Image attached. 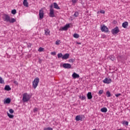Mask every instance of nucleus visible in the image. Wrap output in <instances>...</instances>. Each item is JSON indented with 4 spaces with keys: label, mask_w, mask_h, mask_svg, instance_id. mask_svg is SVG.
<instances>
[{
    "label": "nucleus",
    "mask_w": 130,
    "mask_h": 130,
    "mask_svg": "<svg viewBox=\"0 0 130 130\" xmlns=\"http://www.w3.org/2000/svg\"><path fill=\"white\" fill-rule=\"evenodd\" d=\"M3 19L5 22H9L10 23H15V22H16V19L11 18L8 14H4Z\"/></svg>",
    "instance_id": "f257e3e1"
},
{
    "label": "nucleus",
    "mask_w": 130,
    "mask_h": 130,
    "mask_svg": "<svg viewBox=\"0 0 130 130\" xmlns=\"http://www.w3.org/2000/svg\"><path fill=\"white\" fill-rule=\"evenodd\" d=\"M22 101H23V102H28V101L30 100V95H29L28 93H24L22 94Z\"/></svg>",
    "instance_id": "f03ea898"
},
{
    "label": "nucleus",
    "mask_w": 130,
    "mask_h": 130,
    "mask_svg": "<svg viewBox=\"0 0 130 130\" xmlns=\"http://www.w3.org/2000/svg\"><path fill=\"white\" fill-rule=\"evenodd\" d=\"M38 84H39V78L37 77L36 78L34 81L32 82V87L35 89L37 88V86H38Z\"/></svg>",
    "instance_id": "7ed1b4c3"
},
{
    "label": "nucleus",
    "mask_w": 130,
    "mask_h": 130,
    "mask_svg": "<svg viewBox=\"0 0 130 130\" xmlns=\"http://www.w3.org/2000/svg\"><path fill=\"white\" fill-rule=\"evenodd\" d=\"M101 30L102 32H105L106 33H108V27L105 25H103L101 26Z\"/></svg>",
    "instance_id": "20e7f679"
},
{
    "label": "nucleus",
    "mask_w": 130,
    "mask_h": 130,
    "mask_svg": "<svg viewBox=\"0 0 130 130\" xmlns=\"http://www.w3.org/2000/svg\"><path fill=\"white\" fill-rule=\"evenodd\" d=\"M111 32L113 35H114V34H117V33L119 32V29L118 28V27L116 26V27L112 29Z\"/></svg>",
    "instance_id": "39448f33"
},
{
    "label": "nucleus",
    "mask_w": 130,
    "mask_h": 130,
    "mask_svg": "<svg viewBox=\"0 0 130 130\" xmlns=\"http://www.w3.org/2000/svg\"><path fill=\"white\" fill-rule=\"evenodd\" d=\"M39 16L40 17V19H41V20L42 19H43L44 17V11H43V10H39Z\"/></svg>",
    "instance_id": "423d86ee"
},
{
    "label": "nucleus",
    "mask_w": 130,
    "mask_h": 130,
    "mask_svg": "<svg viewBox=\"0 0 130 130\" xmlns=\"http://www.w3.org/2000/svg\"><path fill=\"white\" fill-rule=\"evenodd\" d=\"M103 82L104 84H110V83L112 82V80L110 78H106L104 80H103Z\"/></svg>",
    "instance_id": "0eeeda50"
},
{
    "label": "nucleus",
    "mask_w": 130,
    "mask_h": 130,
    "mask_svg": "<svg viewBox=\"0 0 130 130\" xmlns=\"http://www.w3.org/2000/svg\"><path fill=\"white\" fill-rule=\"evenodd\" d=\"M49 17L51 18H53L55 17V15H54V10L53 9H50V14Z\"/></svg>",
    "instance_id": "6e6552de"
},
{
    "label": "nucleus",
    "mask_w": 130,
    "mask_h": 130,
    "mask_svg": "<svg viewBox=\"0 0 130 130\" xmlns=\"http://www.w3.org/2000/svg\"><path fill=\"white\" fill-rule=\"evenodd\" d=\"M62 67L64 69H71L72 68V65L70 63H64L62 64Z\"/></svg>",
    "instance_id": "1a4fd4ad"
},
{
    "label": "nucleus",
    "mask_w": 130,
    "mask_h": 130,
    "mask_svg": "<svg viewBox=\"0 0 130 130\" xmlns=\"http://www.w3.org/2000/svg\"><path fill=\"white\" fill-rule=\"evenodd\" d=\"M72 77L73 78V79H78V78H80V75L74 72L72 74Z\"/></svg>",
    "instance_id": "9d476101"
},
{
    "label": "nucleus",
    "mask_w": 130,
    "mask_h": 130,
    "mask_svg": "<svg viewBox=\"0 0 130 130\" xmlns=\"http://www.w3.org/2000/svg\"><path fill=\"white\" fill-rule=\"evenodd\" d=\"M70 57V54L66 53L62 57V59H68Z\"/></svg>",
    "instance_id": "9b49d317"
},
{
    "label": "nucleus",
    "mask_w": 130,
    "mask_h": 130,
    "mask_svg": "<svg viewBox=\"0 0 130 130\" xmlns=\"http://www.w3.org/2000/svg\"><path fill=\"white\" fill-rule=\"evenodd\" d=\"M69 28H70V24H67L62 28V30L66 31Z\"/></svg>",
    "instance_id": "f8f14e48"
},
{
    "label": "nucleus",
    "mask_w": 130,
    "mask_h": 130,
    "mask_svg": "<svg viewBox=\"0 0 130 130\" xmlns=\"http://www.w3.org/2000/svg\"><path fill=\"white\" fill-rule=\"evenodd\" d=\"M87 99L90 100L93 98V96H92V93L91 92H89L87 94Z\"/></svg>",
    "instance_id": "ddd939ff"
},
{
    "label": "nucleus",
    "mask_w": 130,
    "mask_h": 130,
    "mask_svg": "<svg viewBox=\"0 0 130 130\" xmlns=\"http://www.w3.org/2000/svg\"><path fill=\"white\" fill-rule=\"evenodd\" d=\"M82 118H83L81 115H77L76 116L75 120L76 121H80V120H82Z\"/></svg>",
    "instance_id": "4468645a"
},
{
    "label": "nucleus",
    "mask_w": 130,
    "mask_h": 130,
    "mask_svg": "<svg viewBox=\"0 0 130 130\" xmlns=\"http://www.w3.org/2000/svg\"><path fill=\"white\" fill-rule=\"evenodd\" d=\"M23 4L24 7H29V3H28V2L27 1V0H23Z\"/></svg>",
    "instance_id": "2eb2a0df"
},
{
    "label": "nucleus",
    "mask_w": 130,
    "mask_h": 130,
    "mask_svg": "<svg viewBox=\"0 0 130 130\" xmlns=\"http://www.w3.org/2000/svg\"><path fill=\"white\" fill-rule=\"evenodd\" d=\"M53 5L54 9H56L57 10H60V8H59V7L56 3H54Z\"/></svg>",
    "instance_id": "dca6fc26"
},
{
    "label": "nucleus",
    "mask_w": 130,
    "mask_h": 130,
    "mask_svg": "<svg viewBox=\"0 0 130 130\" xmlns=\"http://www.w3.org/2000/svg\"><path fill=\"white\" fill-rule=\"evenodd\" d=\"M9 103H11V99L7 98L5 101H4V104H9Z\"/></svg>",
    "instance_id": "f3484780"
},
{
    "label": "nucleus",
    "mask_w": 130,
    "mask_h": 130,
    "mask_svg": "<svg viewBox=\"0 0 130 130\" xmlns=\"http://www.w3.org/2000/svg\"><path fill=\"white\" fill-rule=\"evenodd\" d=\"M4 89L6 91H11V90H12V88H11L10 85H6Z\"/></svg>",
    "instance_id": "a211bd4d"
},
{
    "label": "nucleus",
    "mask_w": 130,
    "mask_h": 130,
    "mask_svg": "<svg viewBox=\"0 0 130 130\" xmlns=\"http://www.w3.org/2000/svg\"><path fill=\"white\" fill-rule=\"evenodd\" d=\"M127 26H128V23L127 22L125 21L122 23V27L123 28H126Z\"/></svg>",
    "instance_id": "6ab92c4d"
},
{
    "label": "nucleus",
    "mask_w": 130,
    "mask_h": 130,
    "mask_svg": "<svg viewBox=\"0 0 130 130\" xmlns=\"http://www.w3.org/2000/svg\"><path fill=\"white\" fill-rule=\"evenodd\" d=\"M101 112H104V113L107 112V108L106 107L102 108L101 109Z\"/></svg>",
    "instance_id": "aec40b11"
},
{
    "label": "nucleus",
    "mask_w": 130,
    "mask_h": 130,
    "mask_svg": "<svg viewBox=\"0 0 130 130\" xmlns=\"http://www.w3.org/2000/svg\"><path fill=\"white\" fill-rule=\"evenodd\" d=\"M49 33H50V31L49 30V29H47L45 30V35L47 36V35H49Z\"/></svg>",
    "instance_id": "412c9836"
},
{
    "label": "nucleus",
    "mask_w": 130,
    "mask_h": 130,
    "mask_svg": "<svg viewBox=\"0 0 130 130\" xmlns=\"http://www.w3.org/2000/svg\"><path fill=\"white\" fill-rule=\"evenodd\" d=\"M106 95H107V97H108V98H109V97H110V96H111V93H110V92L109 91H107Z\"/></svg>",
    "instance_id": "4be33fe9"
},
{
    "label": "nucleus",
    "mask_w": 130,
    "mask_h": 130,
    "mask_svg": "<svg viewBox=\"0 0 130 130\" xmlns=\"http://www.w3.org/2000/svg\"><path fill=\"white\" fill-rule=\"evenodd\" d=\"M73 16L75 17H79V12L78 11H76Z\"/></svg>",
    "instance_id": "5701e85b"
},
{
    "label": "nucleus",
    "mask_w": 130,
    "mask_h": 130,
    "mask_svg": "<svg viewBox=\"0 0 130 130\" xmlns=\"http://www.w3.org/2000/svg\"><path fill=\"white\" fill-rule=\"evenodd\" d=\"M73 37H74V38H79V37H80V35L75 33L73 35Z\"/></svg>",
    "instance_id": "b1692460"
},
{
    "label": "nucleus",
    "mask_w": 130,
    "mask_h": 130,
    "mask_svg": "<svg viewBox=\"0 0 130 130\" xmlns=\"http://www.w3.org/2000/svg\"><path fill=\"white\" fill-rule=\"evenodd\" d=\"M11 13L13 14V15H16L17 13V10L16 9L12 10L11 11Z\"/></svg>",
    "instance_id": "393cba45"
},
{
    "label": "nucleus",
    "mask_w": 130,
    "mask_h": 130,
    "mask_svg": "<svg viewBox=\"0 0 130 130\" xmlns=\"http://www.w3.org/2000/svg\"><path fill=\"white\" fill-rule=\"evenodd\" d=\"M62 56H63L62 53H58L57 54V57L58 58H60V57H61V58H62Z\"/></svg>",
    "instance_id": "a878e982"
},
{
    "label": "nucleus",
    "mask_w": 130,
    "mask_h": 130,
    "mask_svg": "<svg viewBox=\"0 0 130 130\" xmlns=\"http://www.w3.org/2000/svg\"><path fill=\"white\" fill-rule=\"evenodd\" d=\"M7 115H8V116H9V117L10 118H14V115H11V114H10V113H7Z\"/></svg>",
    "instance_id": "bb28decb"
},
{
    "label": "nucleus",
    "mask_w": 130,
    "mask_h": 130,
    "mask_svg": "<svg viewBox=\"0 0 130 130\" xmlns=\"http://www.w3.org/2000/svg\"><path fill=\"white\" fill-rule=\"evenodd\" d=\"M43 50H44V48H43L42 47H40L38 49V51H39L40 52H42V51H43Z\"/></svg>",
    "instance_id": "cd10ccee"
},
{
    "label": "nucleus",
    "mask_w": 130,
    "mask_h": 130,
    "mask_svg": "<svg viewBox=\"0 0 130 130\" xmlns=\"http://www.w3.org/2000/svg\"><path fill=\"white\" fill-rule=\"evenodd\" d=\"M44 130H53V128L50 127L44 128Z\"/></svg>",
    "instance_id": "c85d7f7f"
},
{
    "label": "nucleus",
    "mask_w": 130,
    "mask_h": 130,
    "mask_svg": "<svg viewBox=\"0 0 130 130\" xmlns=\"http://www.w3.org/2000/svg\"><path fill=\"white\" fill-rule=\"evenodd\" d=\"M59 43H60V40H57L55 42L56 45H59Z\"/></svg>",
    "instance_id": "c756f323"
},
{
    "label": "nucleus",
    "mask_w": 130,
    "mask_h": 130,
    "mask_svg": "<svg viewBox=\"0 0 130 130\" xmlns=\"http://www.w3.org/2000/svg\"><path fill=\"white\" fill-rule=\"evenodd\" d=\"M0 84H4V80L2 77H0Z\"/></svg>",
    "instance_id": "7c9ffc66"
},
{
    "label": "nucleus",
    "mask_w": 130,
    "mask_h": 130,
    "mask_svg": "<svg viewBox=\"0 0 130 130\" xmlns=\"http://www.w3.org/2000/svg\"><path fill=\"white\" fill-rule=\"evenodd\" d=\"M80 99H81V100H85L86 99V96L82 95L81 97L80 96Z\"/></svg>",
    "instance_id": "2f4dec72"
},
{
    "label": "nucleus",
    "mask_w": 130,
    "mask_h": 130,
    "mask_svg": "<svg viewBox=\"0 0 130 130\" xmlns=\"http://www.w3.org/2000/svg\"><path fill=\"white\" fill-rule=\"evenodd\" d=\"M102 94H103V90H100L99 91V95H102Z\"/></svg>",
    "instance_id": "473e14b6"
},
{
    "label": "nucleus",
    "mask_w": 130,
    "mask_h": 130,
    "mask_svg": "<svg viewBox=\"0 0 130 130\" xmlns=\"http://www.w3.org/2000/svg\"><path fill=\"white\" fill-rule=\"evenodd\" d=\"M123 124H125V125H128V122L127 121H124L123 122Z\"/></svg>",
    "instance_id": "72a5a7b5"
},
{
    "label": "nucleus",
    "mask_w": 130,
    "mask_h": 130,
    "mask_svg": "<svg viewBox=\"0 0 130 130\" xmlns=\"http://www.w3.org/2000/svg\"><path fill=\"white\" fill-rule=\"evenodd\" d=\"M100 13H101V14H105V11L103 10H101Z\"/></svg>",
    "instance_id": "f704fd0d"
},
{
    "label": "nucleus",
    "mask_w": 130,
    "mask_h": 130,
    "mask_svg": "<svg viewBox=\"0 0 130 130\" xmlns=\"http://www.w3.org/2000/svg\"><path fill=\"white\" fill-rule=\"evenodd\" d=\"M110 59H111V60L113 61V60H114V59H115V57H114V56H112L110 57Z\"/></svg>",
    "instance_id": "c9c22d12"
},
{
    "label": "nucleus",
    "mask_w": 130,
    "mask_h": 130,
    "mask_svg": "<svg viewBox=\"0 0 130 130\" xmlns=\"http://www.w3.org/2000/svg\"><path fill=\"white\" fill-rule=\"evenodd\" d=\"M9 112H10V113H11V114L14 113V110H13L12 109H10L9 110Z\"/></svg>",
    "instance_id": "e433bc0d"
},
{
    "label": "nucleus",
    "mask_w": 130,
    "mask_h": 130,
    "mask_svg": "<svg viewBox=\"0 0 130 130\" xmlns=\"http://www.w3.org/2000/svg\"><path fill=\"white\" fill-rule=\"evenodd\" d=\"M117 58L118 60H120V59H121V56H118L117 57Z\"/></svg>",
    "instance_id": "4c0bfd02"
},
{
    "label": "nucleus",
    "mask_w": 130,
    "mask_h": 130,
    "mask_svg": "<svg viewBox=\"0 0 130 130\" xmlns=\"http://www.w3.org/2000/svg\"><path fill=\"white\" fill-rule=\"evenodd\" d=\"M120 95H121V94L120 93H117L115 94V96H116V97H119V96H120Z\"/></svg>",
    "instance_id": "58836bf2"
},
{
    "label": "nucleus",
    "mask_w": 130,
    "mask_h": 130,
    "mask_svg": "<svg viewBox=\"0 0 130 130\" xmlns=\"http://www.w3.org/2000/svg\"><path fill=\"white\" fill-rule=\"evenodd\" d=\"M36 111H38V109L37 108H35L34 109V112H36Z\"/></svg>",
    "instance_id": "ea45409f"
},
{
    "label": "nucleus",
    "mask_w": 130,
    "mask_h": 130,
    "mask_svg": "<svg viewBox=\"0 0 130 130\" xmlns=\"http://www.w3.org/2000/svg\"><path fill=\"white\" fill-rule=\"evenodd\" d=\"M51 54L52 55H55L56 54V53L55 52H52L51 53Z\"/></svg>",
    "instance_id": "a19ab883"
},
{
    "label": "nucleus",
    "mask_w": 130,
    "mask_h": 130,
    "mask_svg": "<svg viewBox=\"0 0 130 130\" xmlns=\"http://www.w3.org/2000/svg\"><path fill=\"white\" fill-rule=\"evenodd\" d=\"M74 61H75V60L73 59H71L69 60V62H74Z\"/></svg>",
    "instance_id": "79ce46f5"
},
{
    "label": "nucleus",
    "mask_w": 130,
    "mask_h": 130,
    "mask_svg": "<svg viewBox=\"0 0 130 130\" xmlns=\"http://www.w3.org/2000/svg\"><path fill=\"white\" fill-rule=\"evenodd\" d=\"M32 45L30 44V43H29L28 45H27V47L28 48H29L30 47H31V46Z\"/></svg>",
    "instance_id": "37998d69"
},
{
    "label": "nucleus",
    "mask_w": 130,
    "mask_h": 130,
    "mask_svg": "<svg viewBox=\"0 0 130 130\" xmlns=\"http://www.w3.org/2000/svg\"><path fill=\"white\" fill-rule=\"evenodd\" d=\"M77 0H72V3L73 4H76V3H77Z\"/></svg>",
    "instance_id": "c03bdc74"
},
{
    "label": "nucleus",
    "mask_w": 130,
    "mask_h": 130,
    "mask_svg": "<svg viewBox=\"0 0 130 130\" xmlns=\"http://www.w3.org/2000/svg\"><path fill=\"white\" fill-rule=\"evenodd\" d=\"M39 62L40 63H41V62H42V60L41 59H39Z\"/></svg>",
    "instance_id": "a18cd8bd"
},
{
    "label": "nucleus",
    "mask_w": 130,
    "mask_h": 130,
    "mask_svg": "<svg viewBox=\"0 0 130 130\" xmlns=\"http://www.w3.org/2000/svg\"><path fill=\"white\" fill-rule=\"evenodd\" d=\"M53 7V5L52 4H51L50 6V9H53V8H52Z\"/></svg>",
    "instance_id": "49530a36"
},
{
    "label": "nucleus",
    "mask_w": 130,
    "mask_h": 130,
    "mask_svg": "<svg viewBox=\"0 0 130 130\" xmlns=\"http://www.w3.org/2000/svg\"><path fill=\"white\" fill-rule=\"evenodd\" d=\"M17 83V81H14V83L16 84Z\"/></svg>",
    "instance_id": "de8ad7c7"
},
{
    "label": "nucleus",
    "mask_w": 130,
    "mask_h": 130,
    "mask_svg": "<svg viewBox=\"0 0 130 130\" xmlns=\"http://www.w3.org/2000/svg\"><path fill=\"white\" fill-rule=\"evenodd\" d=\"M78 44H81V43H79Z\"/></svg>",
    "instance_id": "09e8293b"
}]
</instances>
